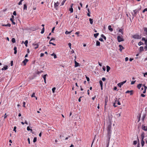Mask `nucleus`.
<instances>
[{
    "mask_svg": "<svg viewBox=\"0 0 147 147\" xmlns=\"http://www.w3.org/2000/svg\"><path fill=\"white\" fill-rule=\"evenodd\" d=\"M136 82V81H133L131 82V84H134Z\"/></svg>",
    "mask_w": 147,
    "mask_h": 147,
    "instance_id": "59",
    "label": "nucleus"
},
{
    "mask_svg": "<svg viewBox=\"0 0 147 147\" xmlns=\"http://www.w3.org/2000/svg\"><path fill=\"white\" fill-rule=\"evenodd\" d=\"M144 140H141V144L142 146L143 147L144 146Z\"/></svg>",
    "mask_w": 147,
    "mask_h": 147,
    "instance_id": "21",
    "label": "nucleus"
},
{
    "mask_svg": "<svg viewBox=\"0 0 147 147\" xmlns=\"http://www.w3.org/2000/svg\"><path fill=\"white\" fill-rule=\"evenodd\" d=\"M51 41H49V43L50 44H52L53 45H54V46H55L56 45V44H54L53 42H51Z\"/></svg>",
    "mask_w": 147,
    "mask_h": 147,
    "instance_id": "48",
    "label": "nucleus"
},
{
    "mask_svg": "<svg viewBox=\"0 0 147 147\" xmlns=\"http://www.w3.org/2000/svg\"><path fill=\"white\" fill-rule=\"evenodd\" d=\"M3 26H9V27H10L11 25L10 24H3L2 25Z\"/></svg>",
    "mask_w": 147,
    "mask_h": 147,
    "instance_id": "16",
    "label": "nucleus"
},
{
    "mask_svg": "<svg viewBox=\"0 0 147 147\" xmlns=\"http://www.w3.org/2000/svg\"><path fill=\"white\" fill-rule=\"evenodd\" d=\"M51 56H54V58L55 59H56L57 58V57L56 56V55L54 53H53V54H51Z\"/></svg>",
    "mask_w": 147,
    "mask_h": 147,
    "instance_id": "20",
    "label": "nucleus"
},
{
    "mask_svg": "<svg viewBox=\"0 0 147 147\" xmlns=\"http://www.w3.org/2000/svg\"><path fill=\"white\" fill-rule=\"evenodd\" d=\"M13 61H11V66H12L13 65Z\"/></svg>",
    "mask_w": 147,
    "mask_h": 147,
    "instance_id": "60",
    "label": "nucleus"
},
{
    "mask_svg": "<svg viewBox=\"0 0 147 147\" xmlns=\"http://www.w3.org/2000/svg\"><path fill=\"white\" fill-rule=\"evenodd\" d=\"M132 37L133 38L135 39H140L141 38V35H139L137 34H135L132 36Z\"/></svg>",
    "mask_w": 147,
    "mask_h": 147,
    "instance_id": "2",
    "label": "nucleus"
},
{
    "mask_svg": "<svg viewBox=\"0 0 147 147\" xmlns=\"http://www.w3.org/2000/svg\"><path fill=\"white\" fill-rule=\"evenodd\" d=\"M111 131H107V137L108 138L107 140H110L111 136Z\"/></svg>",
    "mask_w": 147,
    "mask_h": 147,
    "instance_id": "4",
    "label": "nucleus"
},
{
    "mask_svg": "<svg viewBox=\"0 0 147 147\" xmlns=\"http://www.w3.org/2000/svg\"><path fill=\"white\" fill-rule=\"evenodd\" d=\"M110 69V67L109 66L107 65V72H108L109 71Z\"/></svg>",
    "mask_w": 147,
    "mask_h": 147,
    "instance_id": "19",
    "label": "nucleus"
},
{
    "mask_svg": "<svg viewBox=\"0 0 147 147\" xmlns=\"http://www.w3.org/2000/svg\"><path fill=\"white\" fill-rule=\"evenodd\" d=\"M100 42L98 41H97L96 42V46H99L100 45Z\"/></svg>",
    "mask_w": 147,
    "mask_h": 147,
    "instance_id": "22",
    "label": "nucleus"
},
{
    "mask_svg": "<svg viewBox=\"0 0 147 147\" xmlns=\"http://www.w3.org/2000/svg\"><path fill=\"white\" fill-rule=\"evenodd\" d=\"M137 143V141H134L133 142V144L134 145H136Z\"/></svg>",
    "mask_w": 147,
    "mask_h": 147,
    "instance_id": "56",
    "label": "nucleus"
},
{
    "mask_svg": "<svg viewBox=\"0 0 147 147\" xmlns=\"http://www.w3.org/2000/svg\"><path fill=\"white\" fill-rule=\"evenodd\" d=\"M45 31V28L43 27L41 31V33L42 34Z\"/></svg>",
    "mask_w": 147,
    "mask_h": 147,
    "instance_id": "31",
    "label": "nucleus"
},
{
    "mask_svg": "<svg viewBox=\"0 0 147 147\" xmlns=\"http://www.w3.org/2000/svg\"><path fill=\"white\" fill-rule=\"evenodd\" d=\"M99 83H100V86H102L103 83H102V81L101 80H100L99 81Z\"/></svg>",
    "mask_w": 147,
    "mask_h": 147,
    "instance_id": "43",
    "label": "nucleus"
},
{
    "mask_svg": "<svg viewBox=\"0 0 147 147\" xmlns=\"http://www.w3.org/2000/svg\"><path fill=\"white\" fill-rule=\"evenodd\" d=\"M130 95H132L133 94V90H130Z\"/></svg>",
    "mask_w": 147,
    "mask_h": 147,
    "instance_id": "52",
    "label": "nucleus"
},
{
    "mask_svg": "<svg viewBox=\"0 0 147 147\" xmlns=\"http://www.w3.org/2000/svg\"><path fill=\"white\" fill-rule=\"evenodd\" d=\"M66 1V0H63V1L62 2L61 4L62 5H63L64 4V3L65 1Z\"/></svg>",
    "mask_w": 147,
    "mask_h": 147,
    "instance_id": "44",
    "label": "nucleus"
},
{
    "mask_svg": "<svg viewBox=\"0 0 147 147\" xmlns=\"http://www.w3.org/2000/svg\"><path fill=\"white\" fill-rule=\"evenodd\" d=\"M10 21L13 24H15V22H14L13 21V19L12 18H11L10 19Z\"/></svg>",
    "mask_w": 147,
    "mask_h": 147,
    "instance_id": "28",
    "label": "nucleus"
},
{
    "mask_svg": "<svg viewBox=\"0 0 147 147\" xmlns=\"http://www.w3.org/2000/svg\"><path fill=\"white\" fill-rule=\"evenodd\" d=\"M74 62H75V65H74L75 67H77L80 66L79 63L77 62L75 59H74Z\"/></svg>",
    "mask_w": 147,
    "mask_h": 147,
    "instance_id": "5",
    "label": "nucleus"
},
{
    "mask_svg": "<svg viewBox=\"0 0 147 147\" xmlns=\"http://www.w3.org/2000/svg\"><path fill=\"white\" fill-rule=\"evenodd\" d=\"M117 40L118 42H120L121 41H124V40L122 36H118L117 37Z\"/></svg>",
    "mask_w": 147,
    "mask_h": 147,
    "instance_id": "3",
    "label": "nucleus"
},
{
    "mask_svg": "<svg viewBox=\"0 0 147 147\" xmlns=\"http://www.w3.org/2000/svg\"><path fill=\"white\" fill-rule=\"evenodd\" d=\"M13 50L14 51V54H16L17 52V47H14L13 49Z\"/></svg>",
    "mask_w": 147,
    "mask_h": 147,
    "instance_id": "15",
    "label": "nucleus"
},
{
    "mask_svg": "<svg viewBox=\"0 0 147 147\" xmlns=\"http://www.w3.org/2000/svg\"><path fill=\"white\" fill-rule=\"evenodd\" d=\"M142 85V84H138L137 86L138 88L139 89H140V88L141 87Z\"/></svg>",
    "mask_w": 147,
    "mask_h": 147,
    "instance_id": "23",
    "label": "nucleus"
},
{
    "mask_svg": "<svg viewBox=\"0 0 147 147\" xmlns=\"http://www.w3.org/2000/svg\"><path fill=\"white\" fill-rule=\"evenodd\" d=\"M146 11H147V8H145L142 11V12L143 13H144V12Z\"/></svg>",
    "mask_w": 147,
    "mask_h": 147,
    "instance_id": "50",
    "label": "nucleus"
},
{
    "mask_svg": "<svg viewBox=\"0 0 147 147\" xmlns=\"http://www.w3.org/2000/svg\"><path fill=\"white\" fill-rule=\"evenodd\" d=\"M71 44L70 43H68V45L70 48L71 49Z\"/></svg>",
    "mask_w": 147,
    "mask_h": 147,
    "instance_id": "61",
    "label": "nucleus"
},
{
    "mask_svg": "<svg viewBox=\"0 0 147 147\" xmlns=\"http://www.w3.org/2000/svg\"><path fill=\"white\" fill-rule=\"evenodd\" d=\"M137 139H138V144H137V147H140V143H139V139H138V137H137Z\"/></svg>",
    "mask_w": 147,
    "mask_h": 147,
    "instance_id": "37",
    "label": "nucleus"
},
{
    "mask_svg": "<svg viewBox=\"0 0 147 147\" xmlns=\"http://www.w3.org/2000/svg\"><path fill=\"white\" fill-rule=\"evenodd\" d=\"M143 86L144 87V90L143 91V93H145L146 92V90L147 89V87L144 85H143Z\"/></svg>",
    "mask_w": 147,
    "mask_h": 147,
    "instance_id": "9",
    "label": "nucleus"
},
{
    "mask_svg": "<svg viewBox=\"0 0 147 147\" xmlns=\"http://www.w3.org/2000/svg\"><path fill=\"white\" fill-rule=\"evenodd\" d=\"M144 44L142 42H141L140 41V42H139L138 43V45H139V46H140L141 45H142V44Z\"/></svg>",
    "mask_w": 147,
    "mask_h": 147,
    "instance_id": "47",
    "label": "nucleus"
},
{
    "mask_svg": "<svg viewBox=\"0 0 147 147\" xmlns=\"http://www.w3.org/2000/svg\"><path fill=\"white\" fill-rule=\"evenodd\" d=\"M144 49L145 51L147 50V45H146L144 47Z\"/></svg>",
    "mask_w": 147,
    "mask_h": 147,
    "instance_id": "58",
    "label": "nucleus"
},
{
    "mask_svg": "<svg viewBox=\"0 0 147 147\" xmlns=\"http://www.w3.org/2000/svg\"><path fill=\"white\" fill-rule=\"evenodd\" d=\"M7 67H8L7 66L5 65V66H4L3 67V68L1 69V70L2 71L6 70L7 69Z\"/></svg>",
    "mask_w": 147,
    "mask_h": 147,
    "instance_id": "13",
    "label": "nucleus"
},
{
    "mask_svg": "<svg viewBox=\"0 0 147 147\" xmlns=\"http://www.w3.org/2000/svg\"><path fill=\"white\" fill-rule=\"evenodd\" d=\"M142 129L144 131H147V127L142 125Z\"/></svg>",
    "mask_w": 147,
    "mask_h": 147,
    "instance_id": "8",
    "label": "nucleus"
},
{
    "mask_svg": "<svg viewBox=\"0 0 147 147\" xmlns=\"http://www.w3.org/2000/svg\"><path fill=\"white\" fill-rule=\"evenodd\" d=\"M121 113H120L118 114H117L116 115L117 116V117H119L121 116Z\"/></svg>",
    "mask_w": 147,
    "mask_h": 147,
    "instance_id": "41",
    "label": "nucleus"
},
{
    "mask_svg": "<svg viewBox=\"0 0 147 147\" xmlns=\"http://www.w3.org/2000/svg\"><path fill=\"white\" fill-rule=\"evenodd\" d=\"M101 36L105 40H106V38L103 34H101Z\"/></svg>",
    "mask_w": 147,
    "mask_h": 147,
    "instance_id": "27",
    "label": "nucleus"
},
{
    "mask_svg": "<svg viewBox=\"0 0 147 147\" xmlns=\"http://www.w3.org/2000/svg\"><path fill=\"white\" fill-rule=\"evenodd\" d=\"M69 10L70 11L71 13H72L73 12V8L70 7L69 9Z\"/></svg>",
    "mask_w": 147,
    "mask_h": 147,
    "instance_id": "36",
    "label": "nucleus"
},
{
    "mask_svg": "<svg viewBox=\"0 0 147 147\" xmlns=\"http://www.w3.org/2000/svg\"><path fill=\"white\" fill-rule=\"evenodd\" d=\"M37 138L36 137H34L33 139V142H35L36 141Z\"/></svg>",
    "mask_w": 147,
    "mask_h": 147,
    "instance_id": "45",
    "label": "nucleus"
},
{
    "mask_svg": "<svg viewBox=\"0 0 147 147\" xmlns=\"http://www.w3.org/2000/svg\"><path fill=\"white\" fill-rule=\"evenodd\" d=\"M28 61V60L27 59H25L22 62L24 65H26V63Z\"/></svg>",
    "mask_w": 147,
    "mask_h": 147,
    "instance_id": "11",
    "label": "nucleus"
},
{
    "mask_svg": "<svg viewBox=\"0 0 147 147\" xmlns=\"http://www.w3.org/2000/svg\"><path fill=\"white\" fill-rule=\"evenodd\" d=\"M108 29L109 30H110L111 32H112L113 31V29L111 28V25H109L108 26Z\"/></svg>",
    "mask_w": 147,
    "mask_h": 147,
    "instance_id": "14",
    "label": "nucleus"
},
{
    "mask_svg": "<svg viewBox=\"0 0 147 147\" xmlns=\"http://www.w3.org/2000/svg\"><path fill=\"white\" fill-rule=\"evenodd\" d=\"M72 32V31H70V32H68V31H66L65 32V34H70V33H71V32Z\"/></svg>",
    "mask_w": 147,
    "mask_h": 147,
    "instance_id": "42",
    "label": "nucleus"
},
{
    "mask_svg": "<svg viewBox=\"0 0 147 147\" xmlns=\"http://www.w3.org/2000/svg\"><path fill=\"white\" fill-rule=\"evenodd\" d=\"M111 126L110 125H109L107 126V131H111Z\"/></svg>",
    "mask_w": 147,
    "mask_h": 147,
    "instance_id": "10",
    "label": "nucleus"
},
{
    "mask_svg": "<svg viewBox=\"0 0 147 147\" xmlns=\"http://www.w3.org/2000/svg\"><path fill=\"white\" fill-rule=\"evenodd\" d=\"M126 82V80H125L124 81H123V82H121L120 83L121 85V86H122L123 85V84H125Z\"/></svg>",
    "mask_w": 147,
    "mask_h": 147,
    "instance_id": "34",
    "label": "nucleus"
},
{
    "mask_svg": "<svg viewBox=\"0 0 147 147\" xmlns=\"http://www.w3.org/2000/svg\"><path fill=\"white\" fill-rule=\"evenodd\" d=\"M27 130H28V131L30 130L31 132H32V129H30V127H29V126H28L27 127Z\"/></svg>",
    "mask_w": 147,
    "mask_h": 147,
    "instance_id": "40",
    "label": "nucleus"
},
{
    "mask_svg": "<svg viewBox=\"0 0 147 147\" xmlns=\"http://www.w3.org/2000/svg\"><path fill=\"white\" fill-rule=\"evenodd\" d=\"M28 40H26L25 41V43H24V44H25V45L26 47L27 46V44L28 43Z\"/></svg>",
    "mask_w": 147,
    "mask_h": 147,
    "instance_id": "35",
    "label": "nucleus"
},
{
    "mask_svg": "<svg viewBox=\"0 0 147 147\" xmlns=\"http://www.w3.org/2000/svg\"><path fill=\"white\" fill-rule=\"evenodd\" d=\"M117 85L120 88L121 87V86H122L120 84V83H119L118 84H117Z\"/></svg>",
    "mask_w": 147,
    "mask_h": 147,
    "instance_id": "57",
    "label": "nucleus"
},
{
    "mask_svg": "<svg viewBox=\"0 0 147 147\" xmlns=\"http://www.w3.org/2000/svg\"><path fill=\"white\" fill-rule=\"evenodd\" d=\"M117 101L116 100L115 101V103H113V106H114L115 107H117V106L116 105H115V103Z\"/></svg>",
    "mask_w": 147,
    "mask_h": 147,
    "instance_id": "53",
    "label": "nucleus"
},
{
    "mask_svg": "<svg viewBox=\"0 0 147 147\" xmlns=\"http://www.w3.org/2000/svg\"><path fill=\"white\" fill-rule=\"evenodd\" d=\"M47 76V74H45L43 76V78L44 79H46V76Z\"/></svg>",
    "mask_w": 147,
    "mask_h": 147,
    "instance_id": "54",
    "label": "nucleus"
},
{
    "mask_svg": "<svg viewBox=\"0 0 147 147\" xmlns=\"http://www.w3.org/2000/svg\"><path fill=\"white\" fill-rule=\"evenodd\" d=\"M59 4V2H57L56 3H54V7L57 9V7L58 6Z\"/></svg>",
    "mask_w": 147,
    "mask_h": 147,
    "instance_id": "7",
    "label": "nucleus"
},
{
    "mask_svg": "<svg viewBox=\"0 0 147 147\" xmlns=\"http://www.w3.org/2000/svg\"><path fill=\"white\" fill-rule=\"evenodd\" d=\"M140 10V9H136L133 10V12H132V19L136 16L137 13L139 12Z\"/></svg>",
    "mask_w": 147,
    "mask_h": 147,
    "instance_id": "1",
    "label": "nucleus"
},
{
    "mask_svg": "<svg viewBox=\"0 0 147 147\" xmlns=\"http://www.w3.org/2000/svg\"><path fill=\"white\" fill-rule=\"evenodd\" d=\"M110 140H107V146L106 147H108L109 146V143Z\"/></svg>",
    "mask_w": 147,
    "mask_h": 147,
    "instance_id": "17",
    "label": "nucleus"
},
{
    "mask_svg": "<svg viewBox=\"0 0 147 147\" xmlns=\"http://www.w3.org/2000/svg\"><path fill=\"white\" fill-rule=\"evenodd\" d=\"M144 50L143 47H140V51L142 52Z\"/></svg>",
    "mask_w": 147,
    "mask_h": 147,
    "instance_id": "24",
    "label": "nucleus"
},
{
    "mask_svg": "<svg viewBox=\"0 0 147 147\" xmlns=\"http://www.w3.org/2000/svg\"><path fill=\"white\" fill-rule=\"evenodd\" d=\"M23 9L24 10H27V6L26 4H24V5Z\"/></svg>",
    "mask_w": 147,
    "mask_h": 147,
    "instance_id": "18",
    "label": "nucleus"
},
{
    "mask_svg": "<svg viewBox=\"0 0 147 147\" xmlns=\"http://www.w3.org/2000/svg\"><path fill=\"white\" fill-rule=\"evenodd\" d=\"M141 140H144V132H142L141 134Z\"/></svg>",
    "mask_w": 147,
    "mask_h": 147,
    "instance_id": "6",
    "label": "nucleus"
},
{
    "mask_svg": "<svg viewBox=\"0 0 147 147\" xmlns=\"http://www.w3.org/2000/svg\"><path fill=\"white\" fill-rule=\"evenodd\" d=\"M108 101V98L107 96L105 97V103H107Z\"/></svg>",
    "mask_w": 147,
    "mask_h": 147,
    "instance_id": "26",
    "label": "nucleus"
},
{
    "mask_svg": "<svg viewBox=\"0 0 147 147\" xmlns=\"http://www.w3.org/2000/svg\"><path fill=\"white\" fill-rule=\"evenodd\" d=\"M35 93H33L32 95L31 96V97H35Z\"/></svg>",
    "mask_w": 147,
    "mask_h": 147,
    "instance_id": "51",
    "label": "nucleus"
},
{
    "mask_svg": "<svg viewBox=\"0 0 147 147\" xmlns=\"http://www.w3.org/2000/svg\"><path fill=\"white\" fill-rule=\"evenodd\" d=\"M99 34V33H97L96 34H94V36L95 38H96L97 36Z\"/></svg>",
    "mask_w": 147,
    "mask_h": 147,
    "instance_id": "30",
    "label": "nucleus"
},
{
    "mask_svg": "<svg viewBox=\"0 0 147 147\" xmlns=\"http://www.w3.org/2000/svg\"><path fill=\"white\" fill-rule=\"evenodd\" d=\"M16 126L14 127L13 130V131H15L16 132Z\"/></svg>",
    "mask_w": 147,
    "mask_h": 147,
    "instance_id": "55",
    "label": "nucleus"
},
{
    "mask_svg": "<svg viewBox=\"0 0 147 147\" xmlns=\"http://www.w3.org/2000/svg\"><path fill=\"white\" fill-rule=\"evenodd\" d=\"M13 14L14 15H15V16H16V11H14L13 12Z\"/></svg>",
    "mask_w": 147,
    "mask_h": 147,
    "instance_id": "62",
    "label": "nucleus"
},
{
    "mask_svg": "<svg viewBox=\"0 0 147 147\" xmlns=\"http://www.w3.org/2000/svg\"><path fill=\"white\" fill-rule=\"evenodd\" d=\"M55 89H56V88L55 87L53 88L52 89V91L53 92V93H54V92L55 90Z\"/></svg>",
    "mask_w": 147,
    "mask_h": 147,
    "instance_id": "49",
    "label": "nucleus"
},
{
    "mask_svg": "<svg viewBox=\"0 0 147 147\" xmlns=\"http://www.w3.org/2000/svg\"><path fill=\"white\" fill-rule=\"evenodd\" d=\"M144 31L146 32V34L147 35V28L145 27L144 28Z\"/></svg>",
    "mask_w": 147,
    "mask_h": 147,
    "instance_id": "39",
    "label": "nucleus"
},
{
    "mask_svg": "<svg viewBox=\"0 0 147 147\" xmlns=\"http://www.w3.org/2000/svg\"><path fill=\"white\" fill-rule=\"evenodd\" d=\"M89 21H90V23L91 24H92L93 22V20L92 19L90 18L89 19Z\"/></svg>",
    "mask_w": 147,
    "mask_h": 147,
    "instance_id": "29",
    "label": "nucleus"
},
{
    "mask_svg": "<svg viewBox=\"0 0 147 147\" xmlns=\"http://www.w3.org/2000/svg\"><path fill=\"white\" fill-rule=\"evenodd\" d=\"M15 39L14 38H12L11 39V42H12L14 43L15 42Z\"/></svg>",
    "mask_w": 147,
    "mask_h": 147,
    "instance_id": "32",
    "label": "nucleus"
},
{
    "mask_svg": "<svg viewBox=\"0 0 147 147\" xmlns=\"http://www.w3.org/2000/svg\"><path fill=\"white\" fill-rule=\"evenodd\" d=\"M119 50L121 51L122 49H124V48L123 47V46L121 45H119Z\"/></svg>",
    "mask_w": 147,
    "mask_h": 147,
    "instance_id": "12",
    "label": "nucleus"
},
{
    "mask_svg": "<svg viewBox=\"0 0 147 147\" xmlns=\"http://www.w3.org/2000/svg\"><path fill=\"white\" fill-rule=\"evenodd\" d=\"M145 117H146V115L145 114H144L142 116V121H144Z\"/></svg>",
    "mask_w": 147,
    "mask_h": 147,
    "instance_id": "38",
    "label": "nucleus"
},
{
    "mask_svg": "<svg viewBox=\"0 0 147 147\" xmlns=\"http://www.w3.org/2000/svg\"><path fill=\"white\" fill-rule=\"evenodd\" d=\"M126 82V80H125L124 81H123V82H121L120 83L121 85V86H122L123 85V84H125Z\"/></svg>",
    "mask_w": 147,
    "mask_h": 147,
    "instance_id": "33",
    "label": "nucleus"
},
{
    "mask_svg": "<svg viewBox=\"0 0 147 147\" xmlns=\"http://www.w3.org/2000/svg\"><path fill=\"white\" fill-rule=\"evenodd\" d=\"M119 32H121V33L122 34H123V30L121 29H120L118 31Z\"/></svg>",
    "mask_w": 147,
    "mask_h": 147,
    "instance_id": "25",
    "label": "nucleus"
},
{
    "mask_svg": "<svg viewBox=\"0 0 147 147\" xmlns=\"http://www.w3.org/2000/svg\"><path fill=\"white\" fill-rule=\"evenodd\" d=\"M144 44L145 45H147V39H146V40H145Z\"/></svg>",
    "mask_w": 147,
    "mask_h": 147,
    "instance_id": "64",
    "label": "nucleus"
},
{
    "mask_svg": "<svg viewBox=\"0 0 147 147\" xmlns=\"http://www.w3.org/2000/svg\"><path fill=\"white\" fill-rule=\"evenodd\" d=\"M86 78L88 82H89L90 81V79L89 78L86 76Z\"/></svg>",
    "mask_w": 147,
    "mask_h": 147,
    "instance_id": "63",
    "label": "nucleus"
},
{
    "mask_svg": "<svg viewBox=\"0 0 147 147\" xmlns=\"http://www.w3.org/2000/svg\"><path fill=\"white\" fill-rule=\"evenodd\" d=\"M43 72V71H37V74H39L40 73H42Z\"/></svg>",
    "mask_w": 147,
    "mask_h": 147,
    "instance_id": "46",
    "label": "nucleus"
}]
</instances>
